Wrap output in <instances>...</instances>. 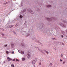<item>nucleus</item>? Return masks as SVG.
<instances>
[{
    "instance_id": "1",
    "label": "nucleus",
    "mask_w": 67,
    "mask_h": 67,
    "mask_svg": "<svg viewBox=\"0 0 67 67\" xmlns=\"http://www.w3.org/2000/svg\"><path fill=\"white\" fill-rule=\"evenodd\" d=\"M30 53H29L27 54V57L28 58H29L30 57Z\"/></svg>"
},
{
    "instance_id": "2",
    "label": "nucleus",
    "mask_w": 67,
    "mask_h": 67,
    "mask_svg": "<svg viewBox=\"0 0 67 67\" xmlns=\"http://www.w3.org/2000/svg\"><path fill=\"white\" fill-rule=\"evenodd\" d=\"M7 58L8 61H10V60H12V59H11L10 58L7 57Z\"/></svg>"
},
{
    "instance_id": "3",
    "label": "nucleus",
    "mask_w": 67,
    "mask_h": 67,
    "mask_svg": "<svg viewBox=\"0 0 67 67\" xmlns=\"http://www.w3.org/2000/svg\"><path fill=\"white\" fill-rule=\"evenodd\" d=\"M9 28H11V27H13V25H11V26H9Z\"/></svg>"
},
{
    "instance_id": "4",
    "label": "nucleus",
    "mask_w": 67,
    "mask_h": 67,
    "mask_svg": "<svg viewBox=\"0 0 67 67\" xmlns=\"http://www.w3.org/2000/svg\"><path fill=\"white\" fill-rule=\"evenodd\" d=\"M22 60L23 61H24V60H25V58H23L22 59Z\"/></svg>"
},
{
    "instance_id": "5",
    "label": "nucleus",
    "mask_w": 67,
    "mask_h": 67,
    "mask_svg": "<svg viewBox=\"0 0 67 67\" xmlns=\"http://www.w3.org/2000/svg\"><path fill=\"white\" fill-rule=\"evenodd\" d=\"M20 18L21 19V18H23V16H22V15H20Z\"/></svg>"
},
{
    "instance_id": "6",
    "label": "nucleus",
    "mask_w": 67,
    "mask_h": 67,
    "mask_svg": "<svg viewBox=\"0 0 67 67\" xmlns=\"http://www.w3.org/2000/svg\"><path fill=\"white\" fill-rule=\"evenodd\" d=\"M19 60L18 59H16V61H17V62H19Z\"/></svg>"
},
{
    "instance_id": "7",
    "label": "nucleus",
    "mask_w": 67,
    "mask_h": 67,
    "mask_svg": "<svg viewBox=\"0 0 67 67\" xmlns=\"http://www.w3.org/2000/svg\"><path fill=\"white\" fill-rule=\"evenodd\" d=\"M6 53H7V54H9V52L6 51Z\"/></svg>"
},
{
    "instance_id": "8",
    "label": "nucleus",
    "mask_w": 67,
    "mask_h": 67,
    "mask_svg": "<svg viewBox=\"0 0 67 67\" xmlns=\"http://www.w3.org/2000/svg\"><path fill=\"white\" fill-rule=\"evenodd\" d=\"M51 7V5H48V6H47V7H48V8H49V7Z\"/></svg>"
},
{
    "instance_id": "9",
    "label": "nucleus",
    "mask_w": 67,
    "mask_h": 67,
    "mask_svg": "<svg viewBox=\"0 0 67 67\" xmlns=\"http://www.w3.org/2000/svg\"><path fill=\"white\" fill-rule=\"evenodd\" d=\"M0 29L1 30H2V31H4V29L3 28H1Z\"/></svg>"
},
{
    "instance_id": "10",
    "label": "nucleus",
    "mask_w": 67,
    "mask_h": 67,
    "mask_svg": "<svg viewBox=\"0 0 67 67\" xmlns=\"http://www.w3.org/2000/svg\"><path fill=\"white\" fill-rule=\"evenodd\" d=\"M50 65H51V66H52L53 65V64L52 63H51L50 64Z\"/></svg>"
},
{
    "instance_id": "11",
    "label": "nucleus",
    "mask_w": 67,
    "mask_h": 67,
    "mask_svg": "<svg viewBox=\"0 0 67 67\" xmlns=\"http://www.w3.org/2000/svg\"><path fill=\"white\" fill-rule=\"evenodd\" d=\"M4 47H7V44L4 45Z\"/></svg>"
},
{
    "instance_id": "12",
    "label": "nucleus",
    "mask_w": 67,
    "mask_h": 67,
    "mask_svg": "<svg viewBox=\"0 0 67 67\" xmlns=\"http://www.w3.org/2000/svg\"><path fill=\"white\" fill-rule=\"evenodd\" d=\"M61 56L62 57H63V54L61 55Z\"/></svg>"
},
{
    "instance_id": "13",
    "label": "nucleus",
    "mask_w": 67,
    "mask_h": 67,
    "mask_svg": "<svg viewBox=\"0 0 67 67\" xmlns=\"http://www.w3.org/2000/svg\"><path fill=\"white\" fill-rule=\"evenodd\" d=\"M2 36H4V34H3V33H2Z\"/></svg>"
},
{
    "instance_id": "14",
    "label": "nucleus",
    "mask_w": 67,
    "mask_h": 67,
    "mask_svg": "<svg viewBox=\"0 0 67 67\" xmlns=\"http://www.w3.org/2000/svg\"><path fill=\"white\" fill-rule=\"evenodd\" d=\"M12 67H14V65H13V64L12 65Z\"/></svg>"
},
{
    "instance_id": "15",
    "label": "nucleus",
    "mask_w": 67,
    "mask_h": 67,
    "mask_svg": "<svg viewBox=\"0 0 67 67\" xmlns=\"http://www.w3.org/2000/svg\"><path fill=\"white\" fill-rule=\"evenodd\" d=\"M21 54H24V52H21Z\"/></svg>"
},
{
    "instance_id": "16",
    "label": "nucleus",
    "mask_w": 67,
    "mask_h": 67,
    "mask_svg": "<svg viewBox=\"0 0 67 67\" xmlns=\"http://www.w3.org/2000/svg\"><path fill=\"white\" fill-rule=\"evenodd\" d=\"M39 65H41V62H40L39 63Z\"/></svg>"
},
{
    "instance_id": "17",
    "label": "nucleus",
    "mask_w": 67,
    "mask_h": 67,
    "mask_svg": "<svg viewBox=\"0 0 67 67\" xmlns=\"http://www.w3.org/2000/svg\"><path fill=\"white\" fill-rule=\"evenodd\" d=\"M32 64H34V61H32Z\"/></svg>"
},
{
    "instance_id": "18",
    "label": "nucleus",
    "mask_w": 67,
    "mask_h": 67,
    "mask_svg": "<svg viewBox=\"0 0 67 67\" xmlns=\"http://www.w3.org/2000/svg\"><path fill=\"white\" fill-rule=\"evenodd\" d=\"M14 52H12V54H14Z\"/></svg>"
},
{
    "instance_id": "19",
    "label": "nucleus",
    "mask_w": 67,
    "mask_h": 67,
    "mask_svg": "<svg viewBox=\"0 0 67 67\" xmlns=\"http://www.w3.org/2000/svg\"><path fill=\"white\" fill-rule=\"evenodd\" d=\"M18 26V25L16 24V26H15V27H16V26Z\"/></svg>"
},
{
    "instance_id": "20",
    "label": "nucleus",
    "mask_w": 67,
    "mask_h": 67,
    "mask_svg": "<svg viewBox=\"0 0 67 67\" xmlns=\"http://www.w3.org/2000/svg\"><path fill=\"white\" fill-rule=\"evenodd\" d=\"M46 53H47V54H48V52L47 51H46Z\"/></svg>"
},
{
    "instance_id": "21",
    "label": "nucleus",
    "mask_w": 67,
    "mask_h": 67,
    "mask_svg": "<svg viewBox=\"0 0 67 67\" xmlns=\"http://www.w3.org/2000/svg\"><path fill=\"white\" fill-rule=\"evenodd\" d=\"M62 26H65L64 25H63V24H62V25H61Z\"/></svg>"
},
{
    "instance_id": "22",
    "label": "nucleus",
    "mask_w": 67,
    "mask_h": 67,
    "mask_svg": "<svg viewBox=\"0 0 67 67\" xmlns=\"http://www.w3.org/2000/svg\"><path fill=\"white\" fill-rule=\"evenodd\" d=\"M65 63V61H64L63 63V64H64Z\"/></svg>"
},
{
    "instance_id": "23",
    "label": "nucleus",
    "mask_w": 67,
    "mask_h": 67,
    "mask_svg": "<svg viewBox=\"0 0 67 67\" xmlns=\"http://www.w3.org/2000/svg\"><path fill=\"white\" fill-rule=\"evenodd\" d=\"M36 48H37V49H38V48L37 47H36Z\"/></svg>"
},
{
    "instance_id": "24",
    "label": "nucleus",
    "mask_w": 67,
    "mask_h": 67,
    "mask_svg": "<svg viewBox=\"0 0 67 67\" xmlns=\"http://www.w3.org/2000/svg\"><path fill=\"white\" fill-rule=\"evenodd\" d=\"M60 62H62V59H60Z\"/></svg>"
},
{
    "instance_id": "25",
    "label": "nucleus",
    "mask_w": 67,
    "mask_h": 67,
    "mask_svg": "<svg viewBox=\"0 0 67 67\" xmlns=\"http://www.w3.org/2000/svg\"><path fill=\"white\" fill-rule=\"evenodd\" d=\"M13 60V61H15V59H14V60Z\"/></svg>"
},
{
    "instance_id": "26",
    "label": "nucleus",
    "mask_w": 67,
    "mask_h": 67,
    "mask_svg": "<svg viewBox=\"0 0 67 67\" xmlns=\"http://www.w3.org/2000/svg\"><path fill=\"white\" fill-rule=\"evenodd\" d=\"M13 44H12V46H13Z\"/></svg>"
},
{
    "instance_id": "27",
    "label": "nucleus",
    "mask_w": 67,
    "mask_h": 67,
    "mask_svg": "<svg viewBox=\"0 0 67 67\" xmlns=\"http://www.w3.org/2000/svg\"><path fill=\"white\" fill-rule=\"evenodd\" d=\"M62 37H63V36L62 35Z\"/></svg>"
},
{
    "instance_id": "28",
    "label": "nucleus",
    "mask_w": 67,
    "mask_h": 67,
    "mask_svg": "<svg viewBox=\"0 0 67 67\" xmlns=\"http://www.w3.org/2000/svg\"><path fill=\"white\" fill-rule=\"evenodd\" d=\"M21 46H23V45H22V44H21Z\"/></svg>"
},
{
    "instance_id": "29",
    "label": "nucleus",
    "mask_w": 67,
    "mask_h": 67,
    "mask_svg": "<svg viewBox=\"0 0 67 67\" xmlns=\"http://www.w3.org/2000/svg\"><path fill=\"white\" fill-rule=\"evenodd\" d=\"M53 40H55V38H53Z\"/></svg>"
},
{
    "instance_id": "30",
    "label": "nucleus",
    "mask_w": 67,
    "mask_h": 67,
    "mask_svg": "<svg viewBox=\"0 0 67 67\" xmlns=\"http://www.w3.org/2000/svg\"><path fill=\"white\" fill-rule=\"evenodd\" d=\"M48 19H49V18H47V20H48Z\"/></svg>"
},
{
    "instance_id": "31",
    "label": "nucleus",
    "mask_w": 67,
    "mask_h": 67,
    "mask_svg": "<svg viewBox=\"0 0 67 67\" xmlns=\"http://www.w3.org/2000/svg\"><path fill=\"white\" fill-rule=\"evenodd\" d=\"M55 49V50H56V48Z\"/></svg>"
},
{
    "instance_id": "32",
    "label": "nucleus",
    "mask_w": 67,
    "mask_h": 67,
    "mask_svg": "<svg viewBox=\"0 0 67 67\" xmlns=\"http://www.w3.org/2000/svg\"><path fill=\"white\" fill-rule=\"evenodd\" d=\"M18 52H20V51H18Z\"/></svg>"
},
{
    "instance_id": "33",
    "label": "nucleus",
    "mask_w": 67,
    "mask_h": 67,
    "mask_svg": "<svg viewBox=\"0 0 67 67\" xmlns=\"http://www.w3.org/2000/svg\"><path fill=\"white\" fill-rule=\"evenodd\" d=\"M14 0V1H15V0Z\"/></svg>"
}]
</instances>
